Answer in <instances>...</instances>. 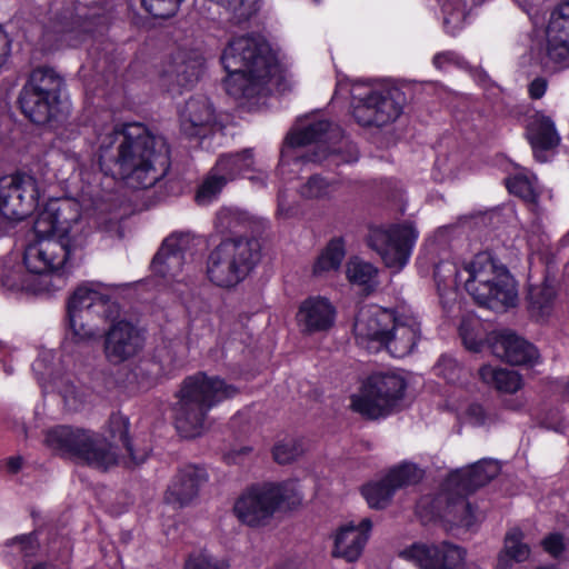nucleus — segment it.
Here are the masks:
<instances>
[{"mask_svg": "<svg viewBox=\"0 0 569 569\" xmlns=\"http://www.w3.org/2000/svg\"><path fill=\"white\" fill-rule=\"evenodd\" d=\"M83 315L89 318L94 316L106 320H114L120 313L119 305L111 297L102 292L93 283L79 286L68 301V316Z\"/></svg>", "mask_w": 569, "mask_h": 569, "instance_id": "obj_20", "label": "nucleus"}, {"mask_svg": "<svg viewBox=\"0 0 569 569\" xmlns=\"http://www.w3.org/2000/svg\"><path fill=\"white\" fill-rule=\"evenodd\" d=\"M33 228L39 238L23 252V263L30 273L68 271L81 260L90 229L78 201L51 200L37 217Z\"/></svg>", "mask_w": 569, "mask_h": 569, "instance_id": "obj_2", "label": "nucleus"}, {"mask_svg": "<svg viewBox=\"0 0 569 569\" xmlns=\"http://www.w3.org/2000/svg\"><path fill=\"white\" fill-rule=\"evenodd\" d=\"M548 88V80L543 77L535 78L528 84V93L531 99H540L545 96Z\"/></svg>", "mask_w": 569, "mask_h": 569, "instance_id": "obj_55", "label": "nucleus"}, {"mask_svg": "<svg viewBox=\"0 0 569 569\" xmlns=\"http://www.w3.org/2000/svg\"><path fill=\"white\" fill-rule=\"evenodd\" d=\"M19 103L22 113L30 121L44 124L56 118L59 101L23 87L19 96Z\"/></svg>", "mask_w": 569, "mask_h": 569, "instance_id": "obj_29", "label": "nucleus"}, {"mask_svg": "<svg viewBox=\"0 0 569 569\" xmlns=\"http://www.w3.org/2000/svg\"><path fill=\"white\" fill-rule=\"evenodd\" d=\"M377 269L369 262L351 259L347 264V277L352 283L371 287L377 277Z\"/></svg>", "mask_w": 569, "mask_h": 569, "instance_id": "obj_43", "label": "nucleus"}, {"mask_svg": "<svg viewBox=\"0 0 569 569\" xmlns=\"http://www.w3.org/2000/svg\"><path fill=\"white\" fill-rule=\"evenodd\" d=\"M547 33L569 36V0L559 3L550 13Z\"/></svg>", "mask_w": 569, "mask_h": 569, "instance_id": "obj_44", "label": "nucleus"}, {"mask_svg": "<svg viewBox=\"0 0 569 569\" xmlns=\"http://www.w3.org/2000/svg\"><path fill=\"white\" fill-rule=\"evenodd\" d=\"M555 298V289L550 284L532 287L529 290V302L531 308L543 312Z\"/></svg>", "mask_w": 569, "mask_h": 569, "instance_id": "obj_50", "label": "nucleus"}, {"mask_svg": "<svg viewBox=\"0 0 569 569\" xmlns=\"http://www.w3.org/2000/svg\"><path fill=\"white\" fill-rule=\"evenodd\" d=\"M406 93L398 87L370 89L352 96V116L362 127H383L395 122L403 112Z\"/></svg>", "mask_w": 569, "mask_h": 569, "instance_id": "obj_13", "label": "nucleus"}, {"mask_svg": "<svg viewBox=\"0 0 569 569\" xmlns=\"http://www.w3.org/2000/svg\"><path fill=\"white\" fill-rule=\"evenodd\" d=\"M229 563L224 559H217L208 553L192 555L186 561L184 569H228Z\"/></svg>", "mask_w": 569, "mask_h": 569, "instance_id": "obj_49", "label": "nucleus"}, {"mask_svg": "<svg viewBox=\"0 0 569 569\" xmlns=\"http://www.w3.org/2000/svg\"><path fill=\"white\" fill-rule=\"evenodd\" d=\"M420 479L421 471L415 465L402 463L390 469L381 480L365 485L361 492L370 508L385 509L397 490Z\"/></svg>", "mask_w": 569, "mask_h": 569, "instance_id": "obj_16", "label": "nucleus"}, {"mask_svg": "<svg viewBox=\"0 0 569 569\" xmlns=\"http://www.w3.org/2000/svg\"><path fill=\"white\" fill-rule=\"evenodd\" d=\"M435 498L425 497L418 502V509L431 506L430 515L439 517L453 527L473 529L479 522V515L466 499L461 490L448 489Z\"/></svg>", "mask_w": 569, "mask_h": 569, "instance_id": "obj_15", "label": "nucleus"}, {"mask_svg": "<svg viewBox=\"0 0 569 569\" xmlns=\"http://www.w3.org/2000/svg\"><path fill=\"white\" fill-rule=\"evenodd\" d=\"M204 57L198 48H180L166 62L161 80L168 88H187L194 84L204 69Z\"/></svg>", "mask_w": 569, "mask_h": 569, "instance_id": "obj_18", "label": "nucleus"}, {"mask_svg": "<svg viewBox=\"0 0 569 569\" xmlns=\"http://www.w3.org/2000/svg\"><path fill=\"white\" fill-rule=\"evenodd\" d=\"M32 569H64V568L56 566L53 563H49V562H41V563L36 565Z\"/></svg>", "mask_w": 569, "mask_h": 569, "instance_id": "obj_62", "label": "nucleus"}, {"mask_svg": "<svg viewBox=\"0 0 569 569\" xmlns=\"http://www.w3.org/2000/svg\"><path fill=\"white\" fill-rule=\"evenodd\" d=\"M500 471V466L496 460L482 459L469 468L461 469L452 473L447 480V488L461 490L469 495L478 488L486 486Z\"/></svg>", "mask_w": 569, "mask_h": 569, "instance_id": "obj_26", "label": "nucleus"}, {"mask_svg": "<svg viewBox=\"0 0 569 569\" xmlns=\"http://www.w3.org/2000/svg\"><path fill=\"white\" fill-rule=\"evenodd\" d=\"M252 174L248 176V179L257 187L263 188L267 186L268 174L266 171L261 169H256L250 171Z\"/></svg>", "mask_w": 569, "mask_h": 569, "instance_id": "obj_58", "label": "nucleus"}, {"mask_svg": "<svg viewBox=\"0 0 569 569\" xmlns=\"http://www.w3.org/2000/svg\"><path fill=\"white\" fill-rule=\"evenodd\" d=\"M529 556L530 548L523 542L522 531L518 528H512L506 533L503 548L498 555L496 569H511L515 563L526 561Z\"/></svg>", "mask_w": 569, "mask_h": 569, "instance_id": "obj_32", "label": "nucleus"}, {"mask_svg": "<svg viewBox=\"0 0 569 569\" xmlns=\"http://www.w3.org/2000/svg\"><path fill=\"white\" fill-rule=\"evenodd\" d=\"M466 420L472 426H483L492 420V417L486 409L479 403H471L468 406L465 412Z\"/></svg>", "mask_w": 569, "mask_h": 569, "instance_id": "obj_52", "label": "nucleus"}, {"mask_svg": "<svg viewBox=\"0 0 569 569\" xmlns=\"http://www.w3.org/2000/svg\"><path fill=\"white\" fill-rule=\"evenodd\" d=\"M336 309L322 297H309L301 302L297 321L303 332L315 333L330 329L335 323Z\"/></svg>", "mask_w": 569, "mask_h": 569, "instance_id": "obj_24", "label": "nucleus"}, {"mask_svg": "<svg viewBox=\"0 0 569 569\" xmlns=\"http://www.w3.org/2000/svg\"><path fill=\"white\" fill-rule=\"evenodd\" d=\"M253 151L247 148L239 152L220 154L211 169L228 184L243 177L248 171L253 170Z\"/></svg>", "mask_w": 569, "mask_h": 569, "instance_id": "obj_30", "label": "nucleus"}, {"mask_svg": "<svg viewBox=\"0 0 569 569\" xmlns=\"http://www.w3.org/2000/svg\"><path fill=\"white\" fill-rule=\"evenodd\" d=\"M542 546L552 557H558L565 549L563 537L560 533H551L542 540Z\"/></svg>", "mask_w": 569, "mask_h": 569, "instance_id": "obj_54", "label": "nucleus"}, {"mask_svg": "<svg viewBox=\"0 0 569 569\" xmlns=\"http://www.w3.org/2000/svg\"><path fill=\"white\" fill-rule=\"evenodd\" d=\"M101 171L132 188H151L170 168V149L162 136L139 122L109 126L97 137Z\"/></svg>", "mask_w": 569, "mask_h": 569, "instance_id": "obj_1", "label": "nucleus"}, {"mask_svg": "<svg viewBox=\"0 0 569 569\" xmlns=\"http://www.w3.org/2000/svg\"><path fill=\"white\" fill-rule=\"evenodd\" d=\"M492 353L512 365H532L538 360L537 349L511 331H501L491 340Z\"/></svg>", "mask_w": 569, "mask_h": 569, "instance_id": "obj_23", "label": "nucleus"}, {"mask_svg": "<svg viewBox=\"0 0 569 569\" xmlns=\"http://www.w3.org/2000/svg\"><path fill=\"white\" fill-rule=\"evenodd\" d=\"M465 569H480V568H479V566H477L475 563H470V565L466 566Z\"/></svg>", "mask_w": 569, "mask_h": 569, "instance_id": "obj_63", "label": "nucleus"}, {"mask_svg": "<svg viewBox=\"0 0 569 569\" xmlns=\"http://www.w3.org/2000/svg\"><path fill=\"white\" fill-rule=\"evenodd\" d=\"M116 14V4L113 0H103L88 6L84 14L88 26L104 28L111 23Z\"/></svg>", "mask_w": 569, "mask_h": 569, "instance_id": "obj_40", "label": "nucleus"}, {"mask_svg": "<svg viewBox=\"0 0 569 569\" xmlns=\"http://www.w3.org/2000/svg\"><path fill=\"white\" fill-rule=\"evenodd\" d=\"M447 272L452 273L456 286L466 291L481 307L500 309L515 306L516 282L509 270L488 252H479L460 267L440 262L435 268V278L446 282Z\"/></svg>", "mask_w": 569, "mask_h": 569, "instance_id": "obj_4", "label": "nucleus"}, {"mask_svg": "<svg viewBox=\"0 0 569 569\" xmlns=\"http://www.w3.org/2000/svg\"><path fill=\"white\" fill-rule=\"evenodd\" d=\"M57 388L66 403L74 409L84 401L88 391L83 387L77 386L70 378L60 379L57 382Z\"/></svg>", "mask_w": 569, "mask_h": 569, "instance_id": "obj_46", "label": "nucleus"}, {"mask_svg": "<svg viewBox=\"0 0 569 569\" xmlns=\"http://www.w3.org/2000/svg\"><path fill=\"white\" fill-rule=\"evenodd\" d=\"M353 331L357 342L370 352L386 349L396 358L410 355L421 338V325L415 313L376 306L360 308Z\"/></svg>", "mask_w": 569, "mask_h": 569, "instance_id": "obj_5", "label": "nucleus"}, {"mask_svg": "<svg viewBox=\"0 0 569 569\" xmlns=\"http://www.w3.org/2000/svg\"><path fill=\"white\" fill-rule=\"evenodd\" d=\"M345 244L341 239L331 240L313 266V274L322 276L326 272L337 270L345 258Z\"/></svg>", "mask_w": 569, "mask_h": 569, "instance_id": "obj_36", "label": "nucleus"}, {"mask_svg": "<svg viewBox=\"0 0 569 569\" xmlns=\"http://www.w3.org/2000/svg\"><path fill=\"white\" fill-rule=\"evenodd\" d=\"M260 260V243L251 237L223 239L207 259L208 279L221 288H233L242 282Z\"/></svg>", "mask_w": 569, "mask_h": 569, "instance_id": "obj_7", "label": "nucleus"}, {"mask_svg": "<svg viewBox=\"0 0 569 569\" xmlns=\"http://www.w3.org/2000/svg\"><path fill=\"white\" fill-rule=\"evenodd\" d=\"M371 528L372 522L369 518L361 519L357 525L350 522L341 527L335 537L332 556L348 562L358 560L368 541Z\"/></svg>", "mask_w": 569, "mask_h": 569, "instance_id": "obj_22", "label": "nucleus"}, {"mask_svg": "<svg viewBox=\"0 0 569 569\" xmlns=\"http://www.w3.org/2000/svg\"><path fill=\"white\" fill-rule=\"evenodd\" d=\"M69 318V327L72 333V337L78 342H84L94 339L98 336V330L94 326L89 323H84L83 315H73L68 316Z\"/></svg>", "mask_w": 569, "mask_h": 569, "instance_id": "obj_47", "label": "nucleus"}, {"mask_svg": "<svg viewBox=\"0 0 569 569\" xmlns=\"http://www.w3.org/2000/svg\"><path fill=\"white\" fill-rule=\"evenodd\" d=\"M337 189L335 180H328L320 174H312L302 183L298 193L307 200L329 199Z\"/></svg>", "mask_w": 569, "mask_h": 569, "instance_id": "obj_37", "label": "nucleus"}, {"mask_svg": "<svg viewBox=\"0 0 569 569\" xmlns=\"http://www.w3.org/2000/svg\"><path fill=\"white\" fill-rule=\"evenodd\" d=\"M227 182L212 169L209 170L202 183L199 186L196 193V201L200 206H207L214 201Z\"/></svg>", "mask_w": 569, "mask_h": 569, "instance_id": "obj_41", "label": "nucleus"}, {"mask_svg": "<svg viewBox=\"0 0 569 569\" xmlns=\"http://www.w3.org/2000/svg\"><path fill=\"white\" fill-rule=\"evenodd\" d=\"M62 86L63 79L53 69L41 67L31 72L23 87L59 101Z\"/></svg>", "mask_w": 569, "mask_h": 569, "instance_id": "obj_34", "label": "nucleus"}, {"mask_svg": "<svg viewBox=\"0 0 569 569\" xmlns=\"http://www.w3.org/2000/svg\"><path fill=\"white\" fill-rule=\"evenodd\" d=\"M460 62V56L453 51L440 52L433 57V64L438 69H442L446 64H459Z\"/></svg>", "mask_w": 569, "mask_h": 569, "instance_id": "obj_56", "label": "nucleus"}, {"mask_svg": "<svg viewBox=\"0 0 569 569\" xmlns=\"http://www.w3.org/2000/svg\"><path fill=\"white\" fill-rule=\"evenodd\" d=\"M509 191L527 202L535 203L538 199L537 179L535 176L519 172L507 179Z\"/></svg>", "mask_w": 569, "mask_h": 569, "instance_id": "obj_39", "label": "nucleus"}, {"mask_svg": "<svg viewBox=\"0 0 569 569\" xmlns=\"http://www.w3.org/2000/svg\"><path fill=\"white\" fill-rule=\"evenodd\" d=\"M207 481V473L202 468L187 466L182 468L168 487L164 500L177 507L189 505L199 492L200 487Z\"/></svg>", "mask_w": 569, "mask_h": 569, "instance_id": "obj_25", "label": "nucleus"}, {"mask_svg": "<svg viewBox=\"0 0 569 569\" xmlns=\"http://www.w3.org/2000/svg\"><path fill=\"white\" fill-rule=\"evenodd\" d=\"M227 214H228V212H227V211H221V212H220V214H219V218H220V217H223V216H227Z\"/></svg>", "mask_w": 569, "mask_h": 569, "instance_id": "obj_64", "label": "nucleus"}, {"mask_svg": "<svg viewBox=\"0 0 569 569\" xmlns=\"http://www.w3.org/2000/svg\"><path fill=\"white\" fill-rule=\"evenodd\" d=\"M220 60L228 73L224 89L236 100L246 102L291 88L288 64L266 38H231Z\"/></svg>", "mask_w": 569, "mask_h": 569, "instance_id": "obj_3", "label": "nucleus"}, {"mask_svg": "<svg viewBox=\"0 0 569 569\" xmlns=\"http://www.w3.org/2000/svg\"><path fill=\"white\" fill-rule=\"evenodd\" d=\"M305 451L301 440L289 438L278 442L273 448V458L280 465L289 463L300 457Z\"/></svg>", "mask_w": 569, "mask_h": 569, "instance_id": "obj_45", "label": "nucleus"}, {"mask_svg": "<svg viewBox=\"0 0 569 569\" xmlns=\"http://www.w3.org/2000/svg\"><path fill=\"white\" fill-rule=\"evenodd\" d=\"M479 376L485 383L502 392L512 393L521 387V378L513 370L482 366L479 369Z\"/></svg>", "mask_w": 569, "mask_h": 569, "instance_id": "obj_35", "label": "nucleus"}, {"mask_svg": "<svg viewBox=\"0 0 569 569\" xmlns=\"http://www.w3.org/2000/svg\"><path fill=\"white\" fill-rule=\"evenodd\" d=\"M143 8L156 18H169L173 16L181 1L180 0H141Z\"/></svg>", "mask_w": 569, "mask_h": 569, "instance_id": "obj_48", "label": "nucleus"}, {"mask_svg": "<svg viewBox=\"0 0 569 569\" xmlns=\"http://www.w3.org/2000/svg\"><path fill=\"white\" fill-rule=\"evenodd\" d=\"M8 466L12 472H17L21 467V459L20 458H11L9 460Z\"/></svg>", "mask_w": 569, "mask_h": 569, "instance_id": "obj_61", "label": "nucleus"}, {"mask_svg": "<svg viewBox=\"0 0 569 569\" xmlns=\"http://www.w3.org/2000/svg\"><path fill=\"white\" fill-rule=\"evenodd\" d=\"M300 500L291 482L263 483L252 486L236 501L233 511L237 518L250 527L266 526L284 505H295Z\"/></svg>", "mask_w": 569, "mask_h": 569, "instance_id": "obj_11", "label": "nucleus"}, {"mask_svg": "<svg viewBox=\"0 0 569 569\" xmlns=\"http://www.w3.org/2000/svg\"><path fill=\"white\" fill-rule=\"evenodd\" d=\"M407 382L393 371L371 373L359 391L351 396L350 407L368 419H379L391 415L405 397Z\"/></svg>", "mask_w": 569, "mask_h": 569, "instance_id": "obj_9", "label": "nucleus"}, {"mask_svg": "<svg viewBox=\"0 0 569 569\" xmlns=\"http://www.w3.org/2000/svg\"><path fill=\"white\" fill-rule=\"evenodd\" d=\"M108 432L113 440H119L128 455L127 466H137L146 461L148 452L136 450L129 439V419L119 413H112L108 420Z\"/></svg>", "mask_w": 569, "mask_h": 569, "instance_id": "obj_33", "label": "nucleus"}, {"mask_svg": "<svg viewBox=\"0 0 569 569\" xmlns=\"http://www.w3.org/2000/svg\"><path fill=\"white\" fill-rule=\"evenodd\" d=\"M251 452L250 447H241L240 449H232L230 450L226 459L228 462L238 463L242 460V457L248 456Z\"/></svg>", "mask_w": 569, "mask_h": 569, "instance_id": "obj_59", "label": "nucleus"}, {"mask_svg": "<svg viewBox=\"0 0 569 569\" xmlns=\"http://www.w3.org/2000/svg\"><path fill=\"white\" fill-rule=\"evenodd\" d=\"M11 51L10 38H0V67L6 62Z\"/></svg>", "mask_w": 569, "mask_h": 569, "instance_id": "obj_60", "label": "nucleus"}, {"mask_svg": "<svg viewBox=\"0 0 569 569\" xmlns=\"http://www.w3.org/2000/svg\"><path fill=\"white\" fill-rule=\"evenodd\" d=\"M295 208L287 201V196L283 191H279L278 193V209L277 213L281 217H290L293 214Z\"/></svg>", "mask_w": 569, "mask_h": 569, "instance_id": "obj_57", "label": "nucleus"}, {"mask_svg": "<svg viewBox=\"0 0 569 569\" xmlns=\"http://www.w3.org/2000/svg\"><path fill=\"white\" fill-rule=\"evenodd\" d=\"M144 347L142 331L129 321H118L106 332L103 351L112 365L123 363L138 356Z\"/></svg>", "mask_w": 569, "mask_h": 569, "instance_id": "obj_17", "label": "nucleus"}, {"mask_svg": "<svg viewBox=\"0 0 569 569\" xmlns=\"http://www.w3.org/2000/svg\"><path fill=\"white\" fill-rule=\"evenodd\" d=\"M418 232L409 223L393 224L387 229L371 230L368 243L385 262L386 267L401 270L409 261Z\"/></svg>", "mask_w": 569, "mask_h": 569, "instance_id": "obj_14", "label": "nucleus"}, {"mask_svg": "<svg viewBox=\"0 0 569 569\" xmlns=\"http://www.w3.org/2000/svg\"><path fill=\"white\" fill-rule=\"evenodd\" d=\"M39 543L33 533L14 537L6 542V552L11 557L29 560L36 556Z\"/></svg>", "mask_w": 569, "mask_h": 569, "instance_id": "obj_42", "label": "nucleus"}, {"mask_svg": "<svg viewBox=\"0 0 569 569\" xmlns=\"http://www.w3.org/2000/svg\"><path fill=\"white\" fill-rule=\"evenodd\" d=\"M44 441L60 455L77 457L100 470H107L119 462L113 446L106 438L89 430L59 426L47 432Z\"/></svg>", "mask_w": 569, "mask_h": 569, "instance_id": "obj_8", "label": "nucleus"}, {"mask_svg": "<svg viewBox=\"0 0 569 569\" xmlns=\"http://www.w3.org/2000/svg\"><path fill=\"white\" fill-rule=\"evenodd\" d=\"M40 189L34 177L17 173L0 178V236L6 234L13 222L27 218L37 207Z\"/></svg>", "mask_w": 569, "mask_h": 569, "instance_id": "obj_12", "label": "nucleus"}, {"mask_svg": "<svg viewBox=\"0 0 569 569\" xmlns=\"http://www.w3.org/2000/svg\"><path fill=\"white\" fill-rule=\"evenodd\" d=\"M340 138L341 130L338 126L326 119H320L291 131L286 138V144L292 148L316 144V151L310 154L297 156L296 162L299 159L307 162H321L328 158H332L336 164L356 162L359 152L352 142L341 139L338 148L328 146L330 141Z\"/></svg>", "mask_w": 569, "mask_h": 569, "instance_id": "obj_10", "label": "nucleus"}, {"mask_svg": "<svg viewBox=\"0 0 569 569\" xmlns=\"http://www.w3.org/2000/svg\"><path fill=\"white\" fill-rule=\"evenodd\" d=\"M527 136L539 162L548 161V152L560 143L553 121L543 114H536L528 124Z\"/></svg>", "mask_w": 569, "mask_h": 569, "instance_id": "obj_28", "label": "nucleus"}, {"mask_svg": "<svg viewBox=\"0 0 569 569\" xmlns=\"http://www.w3.org/2000/svg\"><path fill=\"white\" fill-rule=\"evenodd\" d=\"M459 332L467 349L476 352L480 350L482 339L473 332L470 321L463 320Z\"/></svg>", "mask_w": 569, "mask_h": 569, "instance_id": "obj_53", "label": "nucleus"}, {"mask_svg": "<svg viewBox=\"0 0 569 569\" xmlns=\"http://www.w3.org/2000/svg\"><path fill=\"white\" fill-rule=\"evenodd\" d=\"M0 283L8 290H29L31 284L28 276L18 263L4 261L0 264Z\"/></svg>", "mask_w": 569, "mask_h": 569, "instance_id": "obj_38", "label": "nucleus"}, {"mask_svg": "<svg viewBox=\"0 0 569 569\" xmlns=\"http://www.w3.org/2000/svg\"><path fill=\"white\" fill-rule=\"evenodd\" d=\"M214 122V110L206 97L190 98L180 113L182 132L188 137H200Z\"/></svg>", "mask_w": 569, "mask_h": 569, "instance_id": "obj_27", "label": "nucleus"}, {"mask_svg": "<svg viewBox=\"0 0 569 569\" xmlns=\"http://www.w3.org/2000/svg\"><path fill=\"white\" fill-rule=\"evenodd\" d=\"M533 56L545 70H555L569 59V38H540Z\"/></svg>", "mask_w": 569, "mask_h": 569, "instance_id": "obj_31", "label": "nucleus"}, {"mask_svg": "<svg viewBox=\"0 0 569 569\" xmlns=\"http://www.w3.org/2000/svg\"><path fill=\"white\" fill-rule=\"evenodd\" d=\"M436 375L441 376L450 383H455L460 379L462 368L456 359L450 356H442L435 367Z\"/></svg>", "mask_w": 569, "mask_h": 569, "instance_id": "obj_51", "label": "nucleus"}, {"mask_svg": "<svg viewBox=\"0 0 569 569\" xmlns=\"http://www.w3.org/2000/svg\"><path fill=\"white\" fill-rule=\"evenodd\" d=\"M466 551L453 543H413L400 552V557L421 569H452L465 559Z\"/></svg>", "mask_w": 569, "mask_h": 569, "instance_id": "obj_19", "label": "nucleus"}, {"mask_svg": "<svg viewBox=\"0 0 569 569\" xmlns=\"http://www.w3.org/2000/svg\"><path fill=\"white\" fill-rule=\"evenodd\" d=\"M191 242V236L184 232H176L166 238L152 259L153 271L162 277L176 278L182 270L184 256L190 250Z\"/></svg>", "mask_w": 569, "mask_h": 569, "instance_id": "obj_21", "label": "nucleus"}, {"mask_svg": "<svg viewBox=\"0 0 569 569\" xmlns=\"http://www.w3.org/2000/svg\"><path fill=\"white\" fill-rule=\"evenodd\" d=\"M238 393L237 387L218 376L197 372L181 382L173 407L174 423L184 438L201 436L209 427V412Z\"/></svg>", "mask_w": 569, "mask_h": 569, "instance_id": "obj_6", "label": "nucleus"}]
</instances>
